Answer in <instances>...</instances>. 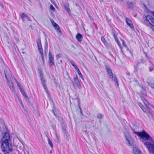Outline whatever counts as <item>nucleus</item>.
Here are the masks:
<instances>
[{
  "instance_id": "obj_1",
  "label": "nucleus",
  "mask_w": 154,
  "mask_h": 154,
  "mask_svg": "<svg viewBox=\"0 0 154 154\" xmlns=\"http://www.w3.org/2000/svg\"><path fill=\"white\" fill-rule=\"evenodd\" d=\"M133 131L134 133L141 137L143 140V143L149 152L154 154V139L151 137L144 131L138 132L134 129Z\"/></svg>"
},
{
  "instance_id": "obj_2",
  "label": "nucleus",
  "mask_w": 154,
  "mask_h": 154,
  "mask_svg": "<svg viewBox=\"0 0 154 154\" xmlns=\"http://www.w3.org/2000/svg\"><path fill=\"white\" fill-rule=\"evenodd\" d=\"M2 148L3 152L5 154L8 153H10L12 150V145L8 143H2Z\"/></svg>"
},
{
  "instance_id": "obj_3",
  "label": "nucleus",
  "mask_w": 154,
  "mask_h": 154,
  "mask_svg": "<svg viewBox=\"0 0 154 154\" xmlns=\"http://www.w3.org/2000/svg\"><path fill=\"white\" fill-rule=\"evenodd\" d=\"M106 69L107 71L108 74L111 78L112 79V80L114 81L115 82L116 85L118 86L119 84L118 80L116 78L115 76L113 77V74L110 67L108 65H106L105 66Z\"/></svg>"
},
{
  "instance_id": "obj_4",
  "label": "nucleus",
  "mask_w": 154,
  "mask_h": 154,
  "mask_svg": "<svg viewBox=\"0 0 154 154\" xmlns=\"http://www.w3.org/2000/svg\"><path fill=\"white\" fill-rule=\"evenodd\" d=\"M1 140L2 142V143H7L10 140V136L9 133L6 132L4 134V136L2 137Z\"/></svg>"
},
{
  "instance_id": "obj_5",
  "label": "nucleus",
  "mask_w": 154,
  "mask_h": 154,
  "mask_svg": "<svg viewBox=\"0 0 154 154\" xmlns=\"http://www.w3.org/2000/svg\"><path fill=\"white\" fill-rule=\"evenodd\" d=\"M40 74V79L41 81L42 84V85H43V87L44 88V89L45 91L48 93V91L47 89V88L46 86V83H45L46 80L43 77V72L40 71L39 72Z\"/></svg>"
},
{
  "instance_id": "obj_6",
  "label": "nucleus",
  "mask_w": 154,
  "mask_h": 154,
  "mask_svg": "<svg viewBox=\"0 0 154 154\" xmlns=\"http://www.w3.org/2000/svg\"><path fill=\"white\" fill-rule=\"evenodd\" d=\"M38 51L40 54L43 53L40 38L38 37L36 40Z\"/></svg>"
},
{
  "instance_id": "obj_7",
  "label": "nucleus",
  "mask_w": 154,
  "mask_h": 154,
  "mask_svg": "<svg viewBox=\"0 0 154 154\" xmlns=\"http://www.w3.org/2000/svg\"><path fill=\"white\" fill-rule=\"evenodd\" d=\"M134 142V139L130 136L126 137V143L128 146L133 145Z\"/></svg>"
},
{
  "instance_id": "obj_8",
  "label": "nucleus",
  "mask_w": 154,
  "mask_h": 154,
  "mask_svg": "<svg viewBox=\"0 0 154 154\" xmlns=\"http://www.w3.org/2000/svg\"><path fill=\"white\" fill-rule=\"evenodd\" d=\"M147 82L149 85L154 89V78L149 77L147 78Z\"/></svg>"
},
{
  "instance_id": "obj_9",
  "label": "nucleus",
  "mask_w": 154,
  "mask_h": 154,
  "mask_svg": "<svg viewBox=\"0 0 154 154\" xmlns=\"http://www.w3.org/2000/svg\"><path fill=\"white\" fill-rule=\"evenodd\" d=\"M146 20L150 24L154 26V19L150 15H147L146 16Z\"/></svg>"
},
{
  "instance_id": "obj_10",
  "label": "nucleus",
  "mask_w": 154,
  "mask_h": 154,
  "mask_svg": "<svg viewBox=\"0 0 154 154\" xmlns=\"http://www.w3.org/2000/svg\"><path fill=\"white\" fill-rule=\"evenodd\" d=\"M125 20L127 24L129 27L132 29H134V27L131 20L128 18L126 17L125 18Z\"/></svg>"
},
{
  "instance_id": "obj_11",
  "label": "nucleus",
  "mask_w": 154,
  "mask_h": 154,
  "mask_svg": "<svg viewBox=\"0 0 154 154\" xmlns=\"http://www.w3.org/2000/svg\"><path fill=\"white\" fill-rule=\"evenodd\" d=\"M74 81L75 83H74L73 81H72V82L73 83V85L75 86H76L77 87L79 88L80 86H81V85L80 83L79 79L77 76H76L74 79Z\"/></svg>"
},
{
  "instance_id": "obj_12",
  "label": "nucleus",
  "mask_w": 154,
  "mask_h": 154,
  "mask_svg": "<svg viewBox=\"0 0 154 154\" xmlns=\"http://www.w3.org/2000/svg\"><path fill=\"white\" fill-rule=\"evenodd\" d=\"M142 100L147 108H148L149 106H150V107L154 108V106L150 104L145 98H142Z\"/></svg>"
},
{
  "instance_id": "obj_13",
  "label": "nucleus",
  "mask_w": 154,
  "mask_h": 154,
  "mask_svg": "<svg viewBox=\"0 0 154 154\" xmlns=\"http://www.w3.org/2000/svg\"><path fill=\"white\" fill-rule=\"evenodd\" d=\"M7 83L10 90L12 91H13L14 90V88L12 82L10 80L7 82Z\"/></svg>"
},
{
  "instance_id": "obj_14",
  "label": "nucleus",
  "mask_w": 154,
  "mask_h": 154,
  "mask_svg": "<svg viewBox=\"0 0 154 154\" xmlns=\"http://www.w3.org/2000/svg\"><path fill=\"white\" fill-rule=\"evenodd\" d=\"M76 38L79 42H81L82 40V35L79 33H78L76 35Z\"/></svg>"
},
{
  "instance_id": "obj_15",
  "label": "nucleus",
  "mask_w": 154,
  "mask_h": 154,
  "mask_svg": "<svg viewBox=\"0 0 154 154\" xmlns=\"http://www.w3.org/2000/svg\"><path fill=\"white\" fill-rule=\"evenodd\" d=\"M133 151L134 154H142L141 152L137 147H134L133 148Z\"/></svg>"
},
{
  "instance_id": "obj_16",
  "label": "nucleus",
  "mask_w": 154,
  "mask_h": 154,
  "mask_svg": "<svg viewBox=\"0 0 154 154\" xmlns=\"http://www.w3.org/2000/svg\"><path fill=\"white\" fill-rule=\"evenodd\" d=\"M49 62L51 66L54 65V59L52 57H49Z\"/></svg>"
},
{
  "instance_id": "obj_17",
  "label": "nucleus",
  "mask_w": 154,
  "mask_h": 154,
  "mask_svg": "<svg viewBox=\"0 0 154 154\" xmlns=\"http://www.w3.org/2000/svg\"><path fill=\"white\" fill-rule=\"evenodd\" d=\"M70 63L75 68V69L76 70L77 72L78 71V70H79V69L78 68L77 66L73 62L71 61H69Z\"/></svg>"
},
{
  "instance_id": "obj_18",
  "label": "nucleus",
  "mask_w": 154,
  "mask_h": 154,
  "mask_svg": "<svg viewBox=\"0 0 154 154\" xmlns=\"http://www.w3.org/2000/svg\"><path fill=\"white\" fill-rule=\"evenodd\" d=\"M147 116L149 118H151L152 117V115L151 112L148 109L147 111L146 112Z\"/></svg>"
},
{
  "instance_id": "obj_19",
  "label": "nucleus",
  "mask_w": 154,
  "mask_h": 154,
  "mask_svg": "<svg viewBox=\"0 0 154 154\" xmlns=\"http://www.w3.org/2000/svg\"><path fill=\"white\" fill-rule=\"evenodd\" d=\"M20 17L22 19V20L23 21H24V18L25 17H27V15L25 14L24 13H22L20 15Z\"/></svg>"
},
{
  "instance_id": "obj_20",
  "label": "nucleus",
  "mask_w": 154,
  "mask_h": 154,
  "mask_svg": "<svg viewBox=\"0 0 154 154\" xmlns=\"http://www.w3.org/2000/svg\"><path fill=\"white\" fill-rule=\"evenodd\" d=\"M149 71L152 72H154V65L152 64L150 66L149 68Z\"/></svg>"
},
{
  "instance_id": "obj_21",
  "label": "nucleus",
  "mask_w": 154,
  "mask_h": 154,
  "mask_svg": "<svg viewBox=\"0 0 154 154\" xmlns=\"http://www.w3.org/2000/svg\"><path fill=\"white\" fill-rule=\"evenodd\" d=\"M48 141L49 144L50 146L52 148L53 146V145L52 143V142L50 140L49 138H48Z\"/></svg>"
},
{
  "instance_id": "obj_22",
  "label": "nucleus",
  "mask_w": 154,
  "mask_h": 154,
  "mask_svg": "<svg viewBox=\"0 0 154 154\" xmlns=\"http://www.w3.org/2000/svg\"><path fill=\"white\" fill-rule=\"evenodd\" d=\"M14 79L15 80V81L17 83V86L19 87V89L22 88H21V86L20 84V83L17 82L16 79L15 78H14Z\"/></svg>"
},
{
  "instance_id": "obj_23",
  "label": "nucleus",
  "mask_w": 154,
  "mask_h": 154,
  "mask_svg": "<svg viewBox=\"0 0 154 154\" xmlns=\"http://www.w3.org/2000/svg\"><path fill=\"white\" fill-rule=\"evenodd\" d=\"M55 28V29L58 32H60L61 30L60 28V27L59 26L57 25L56 26L54 27Z\"/></svg>"
},
{
  "instance_id": "obj_24",
  "label": "nucleus",
  "mask_w": 154,
  "mask_h": 154,
  "mask_svg": "<svg viewBox=\"0 0 154 154\" xmlns=\"http://www.w3.org/2000/svg\"><path fill=\"white\" fill-rule=\"evenodd\" d=\"M20 91L21 93L24 96L26 97V94L24 90L22 89V88H21L20 89Z\"/></svg>"
},
{
  "instance_id": "obj_25",
  "label": "nucleus",
  "mask_w": 154,
  "mask_h": 154,
  "mask_svg": "<svg viewBox=\"0 0 154 154\" xmlns=\"http://www.w3.org/2000/svg\"><path fill=\"white\" fill-rule=\"evenodd\" d=\"M51 21L52 24V25L54 27L56 26L57 24L53 20H51Z\"/></svg>"
},
{
  "instance_id": "obj_26",
  "label": "nucleus",
  "mask_w": 154,
  "mask_h": 154,
  "mask_svg": "<svg viewBox=\"0 0 154 154\" xmlns=\"http://www.w3.org/2000/svg\"><path fill=\"white\" fill-rule=\"evenodd\" d=\"M128 7L130 8H132L133 7V4L132 2H129L128 3Z\"/></svg>"
},
{
  "instance_id": "obj_27",
  "label": "nucleus",
  "mask_w": 154,
  "mask_h": 154,
  "mask_svg": "<svg viewBox=\"0 0 154 154\" xmlns=\"http://www.w3.org/2000/svg\"><path fill=\"white\" fill-rule=\"evenodd\" d=\"M77 72L79 76L82 78V79H83V76L80 71V70H78V71Z\"/></svg>"
},
{
  "instance_id": "obj_28",
  "label": "nucleus",
  "mask_w": 154,
  "mask_h": 154,
  "mask_svg": "<svg viewBox=\"0 0 154 154\" xmlns=\"http://www.w3.org/2000/svg\"><path fill=\"white\" fill-rule=\"evenodd\" d=\"M50 9L54 12L55 10V9L52 5H51L50 7Z\"/></svg>"
},
{
  "instance_id": "obj_29",
  "label": "nucleus",
  "mask_w": 154,
  "mask_h": 154,
  "mask_svg": "<svg viewBox=\"0 0 154 154\" xmlns=\"http://www.w3.org/2000/svg\"><path fill=\"white\" fill-rule=\"evenodd\" d=\"M64 8H65V9L66 10V11L68 13H69L70 12V9L69 8V7H68L66 6H64Z\"/></svg>"
},
{
  "instance_id": "obj_30",
  "label": "nucleus",
  "mask_w": 154,
  "mask_h": 154,
  "mask_svg": "<svg viewBox=\"0 0 154 154\" xmlns=\"http://www.w3.org/2000/svg\"><path fill=\"white\" fill-rule=\"evenodd\" d=\"M62 57V54L60 53L57 54L56 55V58L57 60H58L59 58L61 57Z\"/></svg>"
},
{
  "instance_id": "obj_31",
  "label": "nucleus",
  "mask_w": 154,
  "mask_h": 154,
  "mask_svg": "<svg viewBox=\"0 0 154 154\" xmlns=\"http://www.w3.org/2000/svg\"><path fill=\"white\" fill-rule=\"evenodd\" d=\"M114 38L116 42H119V41L118 40L117 37L115 34L114 35Z\"/></svg>"
},
{
  "instance_id": "obj_32",
  "label": "nucleus",
  "mask_w": 154,
  "mask_h": 154,
  "mask_svg": "<svg viewBox=\"0 0 154 154\" xmlns=\"http://www.w3.org/2000/svg\"><path fill=\"white\" fill-rule=\"evenodd\" d=\"M147 12L149 14L152 15L154 16V12L151 11H147Z\"/></svg>"
},
{
  "instance_id": "obj_33",
  "label": "nucleus",
  "mask_w": 154,
  "mask_h": 154,
  "mask_svg": "<svg viewBox=\"0 0 154 154\" xmlns=\"http://www.w3.org/2000/svg\"><path fill=\"white\" fill-rule=\"evenodd\" d=\"M101 40L104 44L106 42V40L103 37H101Z\"/></svg>"
},
{
  "instance_id": "obj_34",
  "label": "nucleus",
  "mask_w": 154,
  "mask_h": 154,
  "mask_svg": "<svg viewBox=\"0 0 154 154\" xmlns=\"http://www.w3.org/2000/svg\"><path fill=\"white\" fill-rule=\"evenodd\" d=\"M102 115L101 114H97V117L98 119H100L102 118Z\"/></svg>"
},
{
  "instance_id": "obj_35",
  "label": "nucleus",
  "mask_w": 154,
  "mask_h": 154,
  "mask_svg": "<svg viewBox=\"0 0 154 154\" xmlns=\"http://www.w3.org/2000/svg\"><path fill=\"white\" fill-rule=\"evenodd\" d=\"M143 110V111L145 113H146V112L147 111V110L146 111V109H145V108L143 107H142L141 108Z\"/></svg>"
},
{
  "instance_id": "obj_36",
  "label": "nucleus",
  "mask_w": 154,
  "mask_h": 154,
  "mask_svg": "<svg viewBox=\"0 0 154 154\" xmlns=\"http://www.w3.org/2000/svg\"><path fill=\"white\" fill-rule=\"evenodd\" d=\"M137 104L138 105H139L140 107L141 108L142 107H143V105L141 103L138 102L137 103Z\"/></svg>"
},
{
  "instance_id": "obj_37",
  "label": "nucleus",
  "mask_w": 154,
  "mask_h": 154,
  "mask_svg": "<svg viewBox=\"0 0 154 154\" xmlns=\"http://www.w3.org/2000/svg\"><path fill=\"white\" fill-rule=\"evenodd\" d=\"M40 54H41V56L42 57V61H44V56H43V53Z\"/></svg>"
},
{
  "instance_id": "obj_38",
  "label": "nucleus",
  "mask_w": 154,
  "mask_h": 154,
  "mask_svg": "<svg viewBox=\"0 0 154 154\" xmlns=\"http://www.w3.org/2000/svg\"><path fill=\"white\" fill-rule=\"evenodd\" d=\"M45 48H48V44L47 41L45 42Z\"/></svg>"
},
{
  "instance_id": "obj_39",
  "label": "nucleus",
  "mask_w": 154,
  "mask_h": 154,
  "mask_svg": "<svg viewBox=\"0 0 154 154\" xmlns=\"http://www.w3.org/2000/svg\"><path fill=\"white\" fill-rule=\"evenodd\" d=\"M122 45H123V46L125 47H126L127 46L125 43V41L123 40H122Z\"/></svg>"
},
{
  "instance_id": "obj_40",
  "label": "nucleus",
  "mask_w": 154,
  "mask_h": 154,
  "mask_svg": "<svg viewBox=\"0 0 154 154\" xmlns=\"http://www.w3.org/2000/svg\"><path fill=\"white\" fill-rule=\"evenodd\" d=\"M48 48H45L44 51L45 53H47L48 52Z\"/></svg>"
},
{
  "instance_id": "obj_41",
  "label": "nucleus",
  "mask_w": 154,
  "mask_h": 154,
  "mask_svg": "<svg viewBox=\"0 0 154 154\" xmlns=\"http://www.w3.org/2000/svg\"><path fill=\"white\" fill-rule=\"evenodd\" d=\"M134 69H135L134 71H136V72L138 70L137 67L136 66H135L134 67Z\"/></svg>"
},
{
  "instance_id": "obj_42",
  "label": "nucleus",
  "mask_w": 154,
  "mask_h": 154,
  "mask_svg": "<svg viewBox=\"0 0 154 154\" xmlns=\"http://www.w3.org/2000/svg\"><path fill=\"white\" fill-rule=\"evenodd\" d=\"M49 57H52V54L50 52H49Z\"/></svg>"
},
{
  "instance_id": "obj_43",
  "label": "nucleus",
  "mask_w": 154,
  "mask_h": 154,
  "mask_svg": "<svg viewBox=\"0 0 154 154\" xmlns=\"http://www.w3.org/2000/svg\"><path fill=\"white\" fill-rule=\"evenodd\" d=\"M28 19V20L29 21H31V20H30V17H28V16H27V17H26Z\"/></svg>"
},
{
  "instance_id": "obj_44",
  "label": "nucleus",
  "mask_w": 154,
  "mask_h": 154,
  "mask_svg": "<svg viewBox=\"0 0 154 154\" xmlns=\"http://www.w3.org/2000/svg\"><path fill=\"white\" fill-rule=\"evenodd\" d=\"M0 59H1V61L3 62V59H2V57H1V56H0Z\"/></svg>"
},
{
  "instance_id": "obj_45",
  "label": "nucleus",
  "mask_w": 154,
  "mask_h": 154,
  "mask_svg": "<svg viewBox=\"0 0 154 154\" xmlns=\"http://www.w3.org/2000/svg\"><path fill=\"white\" fill-rule=\"evenodd\" d=\"M6 79L7 80V82H8V81H10L11 80H9L8 79V78H6Z\"/></svg>"
},
{
  "instance_id": "obj_46",
  "label": "nucleus",
  "mask_w": 154,
  "mask_h": 154,
  "mask_svg": "<svg viewBox=\"0 0 154 154\" xmlns=\"http://www.w3.org/2000/svg\"><path fill=\"white\" fill-rule=\"evenodd\" d=\"M126 74L128 75H130V73L129 72H126Z\"/></svg>"
},
{
  "instance_id": "obj_47",
  "label": "nucleus",
  "mask_w": 154,
  "mask_h": 154,
  "mask_svg": "<svg viewBox=\"0 0 154 154\" xmlns=\"http://www.w3.org/2000/svg\"><path fill=\"white\" fill-rule=\"evenodd\" d=\"M52 112H53V114H54V115L55 116H56V114H55V112H54V110H52Z\"/></svg>"
},
{
  "instance_id": "obj_48",
  "label": "nucleus",
  "mask_w": 154,
  "mask_h": 154,
  "mask_svg": "<svg viewBox=\"0 0 154 154\" xmlns=\"http://www.w3.org/2000/svg\"><path fill=\"white\" fill-rule=\"evenodd\" d=\"M1 6L2 7V8H3V6L2 4H1Z\"/></svg>"
},
{
  "instance_id": "obj_49",
  "label": "nucleus",
  "mask_w": 154,
  "mask_h": 154,
  "mask_svg": "<svg viewBox=\"0 0 154 154\" xmlns=\"http://www.w3.org/2000/svg\"><path fill=\"white\" fill-rule=\"evenodd\" d=\"M117 43H118V44L119 45H120V44H119V42H117Z\"/></svg>"
},
{
  "instance_id": "obj_50",
  "label": "nucleus",
  "mask_w": 154,
  "mask_h": 154,
  "mask_svg": "<svg viewBox=\"0 0 154 154\" xmlns=\"http://www.w3.org/2000/svg\"><path fill=\"white\" fill-rule=\"evenodd\" d=\"M5 78H7V75H6V74L5 73Z\"/></svg>"
},
{
  "instance_id": "obj_51",
  "label": "nucleus",
  "mask_w": 154,
  "mask_h": 154,
  "mask_svg": "<svg viewBox=\"0 0 154 154\" xmlns=\"http://www.w3.org/2000/svg\"><path fill=\"white\" fill-rule=\"evenodd\" d=\"M142 89L143 90H144V89L142 87Z\"/></svg>"
},
{
  "instance_id": "obj_52",
  "label": "nucleus",
  "mask_w": 154,
  "mask_h": 154,
  "mask_svg": "<svg viewBox=\"0 0 154 154\" xmlns=\"http://www.w3.org/2000/svg\"><path fill=\"white\" fill-rule=\"evenodd\" d=\"M153 31H154V27L152 29Z\"/></svg>"
},
{
  "instance_id": "obj_53",
  "label": "nucleus",
  "mask_w": 154,
  "mask_h": 154,
  "mask_svg": "<svg viewBox=\"0 0 154 154\" xmlns=\"http://www.w3.org/2000/svg\"><path fill=\"white\" fill-rule=\"evenodd\" d=\"M21 104H22V105H23V104L22 103H21Z\"/></svg>"
}]
</instances>
